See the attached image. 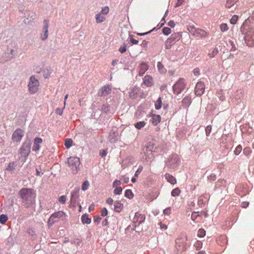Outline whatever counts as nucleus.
Instances as JSON below:
<instances>
[{
    "label": "nucleus",
    "mask_w": 254,
    "mask_h": 254,
    "mask_svg": "<svg viewBox=\"0 0 254 254\" xmlns=\"http://www.w3.org/2000/svg\"><path fill=\"white\" fill-rule=\"evenodd\" d=\"M172 45H173V44H172L171 43L167 42V40H166L165 42V48L166 49H170Z\"/></svg>",
    "instance_id": "e2e57ef3"
},
{
    "label": "nucleus",
    "mask_w": 254,
    "mask_h": 254,
    "mask_svg": "<svg viewBox=\"0 0 254 254\" xmlns=\"http://www.w3.org/2000/svg\"><path fill=\"white\" fill-rule=\"evenodd\" d=\"M251 152L252 150L249 147H246L243 150V153L246 156L249 155L251 153Z\"/></svg>",
    "instance_id": "de8ad7c7"
},
{
    "label": "nucleus",
    "mask_w": 254,
    "mask_h": 254,
    "mask_svg": "<svg viewBox=\"0 0 254 254\" xmlns=\"http://www.w3.org/2000/svg\"><path fill=\"white\" fill-rule=\"evenodd\" d=\"M123 190L121 187H117L116 189L114 190V193L115 194H120L121 193Z\"/></svg>",
    "instance_id": "a18cd8bd"
},
{
    "label": "nucleus",
    "mask_w": 254,
    "mask_h": 254,
    "mask_svg": "<svg viewBox=\"0 0 254 254\" xmlns=\"http://www.w3.org/2000/svg\"><path fill=\"white\" fill-rule=\"evenodd\" d=\"M18 194L25 208H29L35 203L36 194L33 189L22 188L19 191Z\"/></svg>",
    "instance_id": "f257e3e1"
},
{
    "label": "nucleus",
    "mask_w": 254,
    "mask_h": 254,
    "mask_svg": "<svg viewBox=\"0 0 254 254\" xmlns=\"http://www.w3.org/2000/svg\"><path fill=\"white\" fill-rule=\"evenodd\" d=\"M124 205L120 201H116L114 202V210L117 212H120L123 209Z\"/></svg>",
    "instance_id": "412c9836"
},
{
    "label": "nucleus",
    "mask_w": 254,
    "mask_h": 254,
    "mask_svg": "<svg viewBox=\"0 0 254 254\" xmlns=\"http://www.w3.org/2000/svg\"><path fill=\"white\" fill-rule=\"evenodd\" d=\"M42 142V138L40 137H36L34 139V144L33 147V150L37 152L40 149V144Z\"/></svg>",
    "instance_id": "2eb2a0df"
},
{
    "label": "nucleus",
    "mask_w": 254,
    "mask_h": 254,
    "mask_svg": "<svg viewBox=\"0 0 254 254\" xmlns=\"http://www.w3.org/2000/svg\"><path fill=\"white\" fill-rule=\"evenodd\" d=\"M171 32V29L169 27H165L162 29V33L165 35H169Z\"/></svg>",
    "instance_id": "e433bc0d"
},
{
    "label": "nucleus",
    "mask_w": 254,
    "mask_h": 254,
    "mask_svg": "<svg viewBox=\"0 0 254 254\" xmlns=\"http://www.w3.org/2000/svg\"><path fill=\"white\" fill-rule=\"evenodd\" d=\"M52 71L53 70L50 67H46V68L43 69L42 70V72L44 78H48L50 76V74L52 73Z\"/></svg>",
    "instance_id": "4be33fe9"
},
{
    "label": "nucleus",
    "mask_w": 254,
    "mask_h": 254,
    "mask_svg": "<svg viewBox=\"0 0 254 254\" xmlns=\"http://www.w3.org/2000/svg\"><path fill=\"white\" fill-rule=\"evenodd\" d=\"M170 212H171V208L170 207H167L164 210V213L166 215L170 214Z\"/></svg>",
    "instance_id": "69168bd1"
},
{
    "label": "nucleus",
    "mask_w": 254,
    "mask_h": 254,
    "mask_svg": "<svg viewBox=\"0 0 254 254\" xmlns=\"http://www.w3.org/2000/svg\"><path fill=\"white\" fill-rule=\"evenodd\" d=\"M81 221L84 224H89L91 222V219L88 217V215L87 214H84L81 216Z\"/></svg>",
    "instance_id": "b1692460"
},
{
    "label": "nucleus",
    "mask_w": 254,
    "mask_h": 254,
    "mask_svg": "<svg viewBox=\"0 0 254 254\" xmlns=\"http://www.w3.org/2000/svg\"><path fill=\"white\" fill-rule=\"evenodd\" d=\"M121 184V182L120 180H116L113 182V187L117 188L118 186Z\"/></svg>",
    "instance_id": "052dcab7"
},
{
    "label": "nucleus",
    "mask_w": 254,
    "mask_h": 254,
    "mask_svg": "<svg viewBox=\"0 0 254 254\" xmlns=\"http://www.w3.org/2000/svg\"><path fill=\"white\" fill-rule=\"evenodd\" d=\"M52 217L55 218H61L67 216L65 213L63 211H59L53 213Z\"/></svg>",
    "instance_id": "aec40b11"
},
{
    "label": "nucleus",
    "mask_w": 254,
    "mask_h": 254,
    "mask_svg": "<svg viewBox=\"0 0 254 254\" xmlns=\"http://www.w3.org/2000/svg\"><path fill=\"white\" fill-rule=\"evenodd\" d=\"M201 216L199 214H196V212H193L191 214V218L193 221H194L197 217H200Z\"/></svg>",
    "instance_id": "49530a36"
},
{
    "label": "nucleus",
    "mask_w": 254,
    "mask_h": 254,
    "mask_svg": "<svg viewBox=\"0 0 254 254\" xmlns=\"http://www.w3.org/2000/svg\"><path fill=\"white\" fill-rule=\"evenodd\" d=\"M208 180L215 181L216 179V176L214 174H211L210 175L208 176Z\"/></svg>",
    "instance_id": "680f3d73"
},
{
    "label": "nucleus",
    "mask_w": 254,
    "mask_h": 254,
    "mask_svg": "<svg viewBox=\"0 0 254 254\" xmlns=\"http://www.w3.org/2000/svg\"><path fill=\"white\" fill-rule=\"evenodd\" d=\"M55 221L54 220V218L51 215L48 220V225L52 226L55 223Z\"/></svg>",
    "instance_id": "6e6d98bb"
},
{
    "label": "nucleus",
    "mask_w": 254,
    "mask_h": 254,
    "mask_svg": "<svg viewBox=\"0 0 254 254\" xmlns=\"http://www.w3.org/2000/svg\"><path fill=\"white\" fill-rule=\"evenodd\" d=\"M139 90V88L137 86H134L132 88L131 91L129 93V96L131 99H135L137 97V92Z\"/></svg>",
    "instance_id": "a211bd4d"
},
{
    "label": "nucleus",
    "mask_w": 254,
    "mask_h": 254,
    "mask_svg": "<svg viewBox=\"0 0 254 254\" xmlns=\"http://www.w3.org/2000/svg\"><path fill=\"white\" fill-rule=\"evenodd\" d=\"M238 16L236 15H234L232 16L231 19H230V23L232 24H235L238 21Z\"/></svg>",
    "instance_id": "ea45409f"
},
{
    "label": "nucleus",
    "mask_w": 254,
    "mask_h": 254,
    "mask_svg": "<svg viewBox=\"0 0 254 254\" xmlns=\"http://www.w3.org/2000/svg\"><path fill=\"white\" fill-rule=\"evenodd\" d=\"M110 106L109 105H103L101 108L102 111L104 113H108L110 112Z\"/></svg>",
    "instance_id": "473e14b6"
},
{
    "label": "nucleus",
    "mask_w": 254,
    "mask_h": 254,
    "mask_svg": "<svg viewBox=\"0 0 254 254\" xmlns=\"http://www.w3.org/2000/svg\"><path fill=\"white\" fill-rule=\"evenodd\" d=\"M242 150V147L241 145H239L235 148L234 153L235 155H239Z\"/></svg>",
    "instance_id": "58836bf2"
},
{
    "label": "nucleus",
    "mask_w": 254,
    "mask_h": 254,
    "mask_svg": "<svg viewBox=\"0 0 254 254\" xmlns=\"http://www.w3.org/2000/svg\"><path fill=\"white\" fill-rule=\"evenodd\" d=\"M155 144L154 143L153 141L152 142H149L148 143L147 145L145 147V151H144V154L145 155L147 154V155H149V152H150L151 153L152 152V150L154 149V147L155 146Z\"/></svg>",
    "instance_id": "dca6fc26"
},
{
    "label": "nucleus",
    "mask_w": 254,
    "mask_h": 254,
    "mask_svg": "<svg viewBox=\"0 0 254 254\" xmlns=\"http://www.w3.org/2000/svg\"><path fill=\"white\" fill-rule=\"evenodd\" d=\"M39 85V81L35 78V76L32 75L30 77L28 83L29 90L31 94H34L38 91Z\"/></svg>",
    "instance_id": "20e7f679"
},
{
    "label": "nucleus",
    "mask_w": 254,
    "mask_h": 254,
    "mask_svg": "<svg viewBox=\"0 0 254 254\" xmlns=\"http://www.w3.org/2000/svg\"><path fill=\"white\" fill-rule=\"evenodd\" d=\"M130 37V41L132 43V44H137L138 43V41L135 39H134L132 37V35H129Z\"/></svg>",
    "instance_id": "bf43d9fd"
},
{
    "label": "nucleus",
    "mask_w": 254,
    "mask_h": 254,
    "mask_svg": "<svg viewBox=\"0 0 254 254\" xmlns=\"http://www.w3.org/2000/svg\"><path fill=\"white\" fill-rule=\"evenodd\" d=\"M146 123L144 121L137 122L135 125V127L137 129H140L145 126Z\"/></svg>",
    "instance_id": "bb28decb"
},
{
    "label": "nucleus",
    "mask_w": 254,
    "mask_h": 254,
    "mask_svg": "<svg viewBox=\"0 0 254 254\" xmlns=\"http://www.w3.org/2000/svg\"><path fill=\"white\" fill-rule=\"evenodd\" d=\"M14 162H11L9 164L7 168H6V170H8V171H12L15 168L14 167Z\"/></svg>",
    "instance_id": "8fccbe9b"
},
{
    "label": "nucleus",
    "mask_w": 254,
    "mask_h": 254,
    "mask_svg": "<svg viewBox=\"0 0 254 254\" xmlns=\"http://www.w3.org/2000/svg\"><path fill=\"white\" fill-rule=\"evenodd\" d=\"M81 241L79 239H74L71 241V243L75 244L77 246H79L81 244Z\"/></svg>",
    "instance_id": "4d7b16f0"
},
{
    "label": "nucleus",
    "mask_w": 254,
    "mask_h": 254,
    "mask_svg": "<svg viewBox=\"0 0 254 254\" xmlns=\"http://www.w3.org/2000/svg\"><path fill=\"white\" fill-rule=\"evenodd\" d=\"M150 80H152V78L149 76H145L144 77V83L147 86L150 85L151 83Z\"/></svg>",
    "instance_id": "c9c22d12"
},
{
    "label": "nucleus",
    "mask_w": 254,
    "mask_h": 254,
    "mask_svg": "<svg viewBox=\"0 0 254 254\" xmlns=\"http://www.w3.org/2000/svg\"><path fill=\"white\" fill-rule=\"evenodd\" d=\"M133 193L130 190H127L125 191V196L131 199L133 197Z\"/></svg>",
    "instance_id": "c756f323"
},
{
    "label": "nucleus",
    "mask_w": 254,
    "mask_h": 254,
    "mask_svg": "<svg viewBox=\"0 0 254 254\" xmlns=\"http://www.w3.org/2000/svg\"><path fill=\"white\" fill-rule=\"evenodd\" d=\"M180 192L181 191L180 189L178 188H177L173 190L171 192V194L173 196H178L180 193Z\"/></svg>",
    "instance_id": "f704fd0d"
},
{
    "label": "nucleus",
    "mask_w": 254,
    "mask_h": 254,
    "mask_svg": "<svg viewBox=\"0 0 254 254\" xmlns=\"http://www.w3.org/2000/svg\"><path fill=\"white\" fill-rule=\"evenodd\" d=\"M145 219V216L144 215H143L140 213L139 212H137L135 213L134 217L133 218V222H138L139 224H141L144 222Z\"/></svg>",
    "instance_id": "ddd939ff"
},
{
    "label": "nucleus",
    "mask_w": 254,
    "mask_h": 254,
    "mask_svg": "<svg viewBox=\"0 0 254 254\" xmlns=\"http://www.w3.org/2000/svg\"><path fill=\"white\" fill-rule=\"evenodd\" d=\"M73 143V141L71 138H66L65 140L64 145L67 148H69Z\"/></svg>",
    "instance_id": "7c9ffc66"
},
{
    "label": "nucleus",
    "mask_w": 254,
    "mask_h": 254,
    "mask_svg": "<svg viewBox=\"0 0 254 254\" xmlns=\"http://www.w3.org/2000/svg\"><path fill=\"white\" fill-rule=\"evenodd\" d=\"M24 135V131L21 128H17L12 134V138L14 141L19 142Z\"/></svg>",
    "instance_id": "6e6552de"
},
{
    "label": "nucleus",
    "mask_w": 254,
    "mask_h": 254,
    "mask_svg": "<svg viewBox=\"0 0 254 254\" xmlns=\"http://www.w3.org/2000/svg\"><path fill=\"white\" fill-rule=\"evenodd\" d=\"M96 21L98 23H100L105 20V17L101 13H98L95 16Z\"/></svg>",
    "instance_id": "393cba45"
},
{
    "label": "nucleus",
    "mask_w": 254,
    "mask_h": 254,
    "mask_svg": "<svg viewBox=\"0 0 254 254\" xmlns=\"http://www.w3.org/2000/svg\"><path fill=\"white\" fill-rule=\"evenodd\" d=\"M165 178L167 180V181L172 185H174L177 183V180L176 178L173 177L172 175L169 173H166L165 175Z\"/></svg>",
    "instance_id": "6ab92c4d"
},
{
    "label": "nucleus",
    "mask_w": 254,
    "mask_h": 254,
    "mask_svg": "<svg viewBox=\"0 0 254 254\" xmlns=\"http://www.w3.org/2000/svg\"><path fill=\"white\" fill-rule=\"evenodd\" d=\"M8 220V217L5 214H1L0 215V223L1 224H4Z\"/></svg>",
    "instance_id": "c85d7f7f"
},
{
    "label": "nucleus",
    "mask_w": 254,
    "mask_h": 254,
    "mask_svg": "<svg viewBox=\"0 0 254 254\" xmlns=\"http://www.w3.org/2000/svg\"><path fill=\"white\" fill-rule=\"evenodd\" d=\"M67 163L68 166L72 170L73 174H76L80 164L79 158L71 156L68 158Z\"/></svg>",
    "instance_id": "7ed1b4c3"
},
{
    "label": "nucleus",
    "mask_w": 254,
    "mask_h": 254,
    "mask_svg": "<svg viewBox=\"0 0 254 254\" xmlns=\"http://www.w3.org/2000/svg\"><path fill=\"white\" fill-rule=\"evenodd\" d=\"M89 186V183L87 180L85 181L82 185L81 189L82 190L85 191L87 190Z\"/></svg>",
    "instance_id": "72a5a7b5"
},
{
    "label": "nucleus",
    "mask_w": 254,
    "mask_h": 254,
    "mask_svg": "<svg viewBox=\"0 0 254 254\" xmlns=\"http://www.w3.org/2000/svg\"><path fill=\"white\" fill-rule=\"evenodd\" d=\"M205 235V231L203 229H200L197 232L198 237H203Z\"/></svg>",
    "instance_id": "4c0bfd02"
},
{
    "label": "nucleus",
    "mask_w": 254,
    "mask_h": 254,
    "mask_svg": "<svg viewBox=\"0 0 254 254\" xmlns=\"http://www.w3.org/2000/svg\"><path fill=\"white\" fill-rule=\"evenodd\" d=\"M142 169H143L142 166H139L138 169L136 171V172L135 173L134 177H137L139 175V174L142 171Z\"/></svg>",
    "instance_id": "864d4df0"
},
{
    "label": "nucleus",
    "mask_w": 254,
    "mask_h": 254,
    "mask_svg": "<svg viewBox=\"0 0 254 254\" xmlns=\"http://www.w3.org/2000/svg\"><path fill=\"white\" fill-rule=\"evenodd\" d=\"M101 219V217H100L99 216H95L94 217V222H97L98 223H99L100 222Z\"/></svg>",
    "instance_id": "0e129e2a"
},
{
    "label": "nucleus",
    "mask_w": 254,
    "mask_h": 254,
    "mask_svg": "<svg viewBox=\"0 0 254 254\" xmlns=\"http://www.w3.org/2000/svg\"><path fill=\"white\" fill-rule=\"evenodd\" d=\"M217 97L221 101H223L225 99V96L223 95L222 91H220L217 93Z\"/></svg>",
    "instance_id": "603ef678"
},
{
    "label": "nucleus",
    "mask_w": 254,
    "mask_h": 254,
    "mask_svg": "<svg viewBox=\"0 0 254 254\" xmlns=\"http://www.w3.org/2000/svg\"><path fill=\"white\" fill-rule=\"evenodd\" d=\"M186 85V84L185 83V79L183 78H180L173 86L174 93L176 95H178L181 93L185 88Z\"/></svg>",
    "instance_id": "39448f33"
},
{
    "label": "nucleus",
    "mask_w": 254,
    "mask_h": 254,
    "mask_svg": "<svg viewBox=\"0 0 254 254\" xmlns=\"http://www.w3.org/2000/svg\"><path fill=\"white\" fill-rule=\"evenodd\" d=\"M157 67L159 71L161 73H164L166 72V69L164 67L161 62H159L157 63Z\"/></svg>",
    "instance_id": "a878e982"
},
{
    "label": "nucleus",
    "mask_w": 254,
    "mask_h": 254,
    "mask_svg": "<svg viewBox=\"0 0 254 254\" xmlns=\"http://www.w3.org/2000/svg\"><path fill=\"white\" fill-rule=\"evenodd\" d=\"M32 142L31 140H26L22 144L20 149V153L21 156L26 158L30 152L31 145Z\"/></svg>",
    "instance_id": "0eeeda50"
},
{
    "label": "nucleus",
    "mask_w": 254,
    "mask_h": 254,
    "mask_svg": "<svg viewBox=\"0 0 254 254\" xmlns=\"http://www.w3.org/2000/svg\"><path fill=\"white\" fill-rule=\"evenodd\" d=\"M168 25L170 26L171 27H174L175 26V24L174 22V21L173 20H170L168 23Z\"/></svg>",
    "instance_id": "774afa93"
},
{
    "label": "nucleus",
    "mask_w": 254,
    "mask_h": 254,
    "mask_svg": "<svg viewBox=\"0 0 254 254\" xmlns=\"http://www.w3.org/2000/svg\"><path fill=\"white\" fill-rule=\"evenodd\" d=\"M205 89V85L203 82L201 81L198 82L195 87V94L197 96H200L204 92Z\"/></svg>",
    "instance_id": "1a4fd4ad"
},
{
    "label": "nucleus",
    "mask_w": 254,
    "mask_h": 254,
    "mask_svg": "<svg viewBox=\"0 0 254 254\" xmlns=\"http://www.w3.org/2000/svg\"><path fill=\"white\" fill-rule=\"evenodd\" d=\"M182 103L183 106L188 107L191 103V98L189 96L185 97L182 101Z\"/></svg>",
    "instance_id": "5701e85b"
},
{
    "label": "nucleus",
    "mask_w": 254,
    "mask_h": 254,
    "mask_svg": "<svg viewBox=\"0 0 254 254\" xmlns=\"http://www.w3.org/2000/svg\"><path fill=\"white\" fill-rule=\"evenodd\" d=\"M220 29L221 31L224 32L227 31L228 29V27L227 24L226 23H222L220 25Z\"/></svg>",
    "instance_id": "a19ab883"
},
{
    "label": "nucleus",
    "mask_w": 254,
    "mask_h": 254,
    "mask_svg": "<svg viewBox=\"0 0 254 254\" xmlns=\"http://www.w3.org/2000/svg\"><path fill=\"white\" fill-rule=\"evenodd\" d=\"M48 27H49V20L45 19L44 20V26L43 28V34H41V38L44 41L48 38Z\"/></svg>",
    "instance_id": "f8f14e48"
},
{
    "label": "nucleus",
    "mask_w": 254,
    "mask_h": 254,
    "mask_svg": "<svg viewBox=\"0 0 254 254\" xmlns=\"http://www.w3.org/2000/svg\"><path fill=\"white\" fill-rule=\"evenodd\" d=\"M111 92V88L109 85H106L101 88L98 91V95L100 97L107 96Z\"/></svg>",
    "instance_id": "9b49d317"
},
{
    "label": "nucleus",
    "mask_w": 254,
    "mask_h": 254,
    "mask_svg": "<svg viewBox=\"0 0 254 254\" xmlns=\"http://www.w3.org/2000/svg\"><path fill=\"white\" fill-rule=\"evenodd\" d=\"M212 129V127L210 125L207 126L205 128V133L206 136H209L210 133L211 132Z\"/></svg>",
    "instance_id": "c03bdc74"
},
{
    "label": "nucleus",
    "mask_w": 254,
    "mask_h": 254,
    "mask_svg": "<svg viewBox=\"0 0 254 254\" xmlns=\"http://www.w3.org/2000/svg\"><path fill=\"white\" fill-rule=\"evenodd\" d=\"M59 200L62 204H64L66 201V196L65 195H62L59 198Z\"/></svg>",
    "instance_id": "5fc2aeb1"
},
{
    "label": "nucleus",
    "mask_w": 254,
    "mask_h": 254,
    "mask_svg": "<svg viewBox=\"0 0 254 254\" xmlns=\"http://www.w3.org/2000/svg\"><path fill=\"white\" fill-rule=\"evenodd\" d=\"M180 160L178 155L175 154L170 156L168 160L166 162V165L170 168L174 169L179 164Z\"/></svg>",
    "instance_id": "423d86ee"
},
{
    "label": "nucleus",
    "mask_w": 254,
    "mask_h": 254,
    "mask_svg": "<svg viewBox=\"0 0 254 254\" xmlns=\"http://www.w3.org/2000/svg\"><path fill=\"white\" fill-rule=\"evenodd\" d=\"M201 32L203 33H204V31L203 30H201V29H195V31L193 32V34L195 35L196 36H198L199 35H202L203 34H201Z\"/></svg>",
    "instance_id": "79ce46f5"
},
{
    "label": "nucleus",
    "mask_w": 254,
    "mask_h": 254,
    "mask_svg": "<svg viewBox=\"0 0 254 254\" xmlns=\"http://www.w3.org/2000/svg\"><path fill=\"white\" fill-rule=\"evenodd\" d=\"M109 11V7L108 6H105L102 8V10L100 13L103 14H107Z\"/></svg>",
    "instance_id": "09e8293b"
},
{
    "label": "nucleus",
    "mask_w": 254,
    "mask_h": 254,
    "mask_svg": "<svg viewBox=\"0 0 254 254\" xmlns=\"http://www.w3.org/2000/svg\"><path fill=\"white\" fill-rule=\"evenodd\" d=\"M155 109L159 110L162 107V99L161 97H159L155 104Z\"/></svg>",
    "instance_id": "cd10ccee"
},
{
    "label": "nucleus",
    "mask_w": 254,
    "mask_h": 254,
    "mask_svg": "<svg viewBox=\"0 0 254 254\" xmlns=\"http://www.w3.org/2000/svg\"><path fill=\"white\" fill-rule=\"evenodd\" d=\"M161 121V117L159 115H153L151 122L154 126H157Z\"/></svg>",
    "instance_id": "f3484780"
},
{
    "label": "nucleus",
    "mask_w": 254,
    "mask_h": 254,
    "mask_svg": "<svg viewBox=\"0 0 254 254\" xmlns=\"http://www.w3.org/2000/svg\"><path fill=\"white\" fill-rule=\"evenodd\" d=\"M188 237L186 235H182L176 240V249L178 254L181 253L187 249Z\"/></svg>",
    "instance_id": "f03ea898"
},
{
    "label": "nucleus",
    "mask_w": 254,
    "mask_h": 254,
    "mask_svg": "<svg viewBox=\"0 0 254 254\" xmlns=\"http://www.w3.org/2000/svg\"><path fill=\"white\" fill-rule=\"evenodd\" d=\"M218 52V50H217V49L215 48V49H213V50L212 51V52L211 53L208 54V56L210 58H213L217 54Z\"/></svg>",
    "instance_id": "37998d69"
},
{
    "label": "nucleus",
    "mask_w": 254,
    "mask_h": 254,
    "mask_svg": "<svg viewBox=\"0 0 254 254\" xmlns=\"http://www.w3.org/2000/svg\"><path fill=\"white\" fill-rule=\"evenodd\" d=\"M106 155H107V151L106 150H103L100 153V155L102 157L105 156Z\"/></svg>",
    "instance_id": "338daca9"
},
{
    "label": "nucleus",
    "mask_w": 254,
    "mask_h": 254,
    "mask_svg": "<svg viewBox=\"0 0 254 254\" xmlns=\"http://www.w3.org/2000/svg\"><path fill=\"white\" fill-rule=\"evenodd\" d=\"M237 0H227L226 3V6L229 8L232 7L236 2Z\"/></svg>",
    "instance_id": "2f4dec72"
},
{
    "label": "nucleus",
    "mask_w": 254,
    "mask_h": 254,
    "mask_svg": "<svg viewBox=\"0 0 254 254\" xmlns=\"http://www.w3.org/2000/svg\"><path fill=\"white\" fill-rule=\"evenodd\" d=\"M79 188H75L71 193L70 203L73 205L76 203V199L79 198Z\"/></svg>",
    "instance_id": "9d476101"
},
{
    "label": "nucleus",
    "mask_w": 254,
    "mask_h": 254,
    "mask_svg": "<svg viewBox=\"0 0 254 254\" xmlns=\"http://www.w3.org/2000/svg\"><path fill=\"white\" fill-rule=\"evenodd\" d=\"M119 51H120V53H121L122 54L125 53L127 51L126 45L124 44V45L123 47H121L119 48Z\"/></svg>",
    "instance_id": "13d9d810"
},
{
    "label": "nucleus",
    "mask_w": 254,
    "mask_h": 254,
    "mask_svg": "<svg viewBox=\"0 0 254 254\" xmlns=\"http://www.w3.org/2000/svg\"><path fill=\"white\" fill-rule=\"evenodd\" d=\"M181 37V35L179 33L172 34L170 38L167 39V42L174 44L176 41H179Z\"/></svg>",
    "instance_id": "4468645a"
},
{
    "label": "nucleus",
    "mask_w": 254,
    "mask_h": 254,
    "mask_svg": "<svg viewBox=\"0 0 254 254\" xmlns=\"http://www.w3.org/2000/svg\"><path fill=\"white\" fill-rule=\"evenodd\" d=\"M101 216L103 217L106 216L108 214V210L106 208H103L101 209Z\"/></svg>",
    "instance_id": "3c124183"
}]
</instances>
